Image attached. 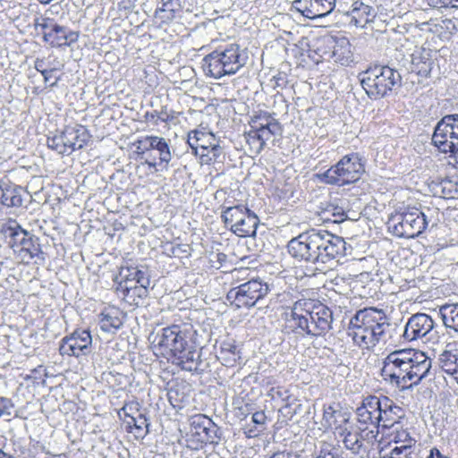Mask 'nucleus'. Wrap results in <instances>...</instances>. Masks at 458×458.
<instances>
[{"label":"nucleus","mask_w":458,"mask_h":458,"mask_svg":"<svg viewBox=\"0 0 458 458\" xmlns=\"http://www.w3.org/2000/svg\"><path fill=\"white\" fill-rule=\"evenodd\" d=\"M273 123H278L269 113L263 112L251 117L250 128L261 129L270 126Z\"/></svg>","instance_id":"obj_44"},{"label":"nucleus","mask_w":458,"mask_h":458,"mask_svg":"<svg viewBox=\"0 0 458 458\" xmlns=\"http://www.w3.org/2000/svg\"><path fill=\"white\" fill-rule=\"evenodd\" d=\"M34 67L41 74L47 73V69L45 68V61L43 59H39V58L36 59Z\"/></svg>","instance_id":"obj_63"},{"label":"nucleus","mask_w":458,"mask_h":458,"mask_svg":"<svg viewBox=\"0 0 458 458\" xmlns=\"http://www.w3.org/2000/svg\"><path fill=\"white\" fill-rule=\"evenodd\" d=\"M64 141L70 155L76 149L82 148L89 141L91 135L86 127L82 125L67 126L63 131Z\"/></svg>","instance_id":"obj_19"},{"label":"nucleus","mask_w":458,"mask_h":458,"mask_svg":"<svg viewBox=\"0 0 458 458\" xmlns=\"http://www.w3.org/2000/svg\"><path fill=\"white\" fill-rule=\"evenodd\" d=\"M333 216L335 218L334 219L335 223H341L344 221L347 217V215L342 207H334L332 211Z\"/></svg>","instance_id":"obj_58"},{"label":"nucleus","mask_w":458,"mask_h":458,"mask_svg":"<svg viewBox=\"0 0 458 458\" xmlns=\"http://www.w3.org/2000/svg\"><path fill=\"white\" fill-rule=\"evenodd\" d=\"M310 312L312 337L325 335L332 328V310L320 302L314 303L312 301V308L310 309Z\"/></svg>","instance_id":"obj_16"},{"label":"nucleus","mask_w":458,"mask_h":458,"mask_svg":"<svg viewBox=\"0 0 458 458\" xmlns=\"http://www.w3.org/2000/svg\"><path fill=\"white\" fill-rule=\"evenodd\" d=\"M287 249L294 259L313 265L311 276L325 273L346 255L344 238L326 230L303 232L288 242Z\"/></svg>","instance_id":"obj_1"},{"label":"nucleus","mask_w":458,"mask_h":458,"mask_svg":"<svg viewBox=\"0 0 458 458\" xmlns=\"http://www.w3.org/2000/svg\"><path fill=\"white\" fill-rule=\"evenodd\" d=\"M123 312L114 308H106L99 315V327L103 332L114 334L123 326Z\"/></svg>","instance_id":"obj_22"},{"label":"nucleus","mask_w":458,"mask_h":458,"mask_svg":"<svg viewBox=\"0 0 458 458\" xmlns=\"http://www.w3.org/2000/svg\"><path fill=\"white\" fill-rule=\"evenodd\" d=\"M196 135L199 136V151L206 149L207 147H210V145L218 141L216 136L209 131H200V132H197Z\"/></svg>","instance_id":"obj_48"},{"label":"nucleus","mask_w":458,"mask_h":458,"mask_svg":"<svg viewBox=\"0 0 458 458\" xmlns=\"http://www.w3.org/2000/svg\"><path fill=\"white\" fill-rule=\"evenodd\" d=\"M267 458H307L303 451L284 450L273 453Z\"/></svg>","instance_id":"obj_49"},{"label":"nucleus","mask_w":458,"mask_h":458,"mask_svg":"<svg viewBox=\"0 0 458 458\" xmlns=\"http://www.w3.org/2000/svg\"><path fill=\"white\" fill-rule=\"evenodd\" d=\"M197 132H200V130H194L188 134V144L192 149L195 156L198 157L199 152V136L196 135Z\"/></svg>","instance_id":"obj_51"},{"label":"nucleus","mask_w":458,"mask_h":458,"mask_svg":"<svg viewBox=\"0 0 458 458\" xmlns=\"http://www.w3.org/2000/svg\"><path fill=\"white\" fill-rule=\"evenodd\" d=\"M431 363V359L422 352L399 349L383 360L381 376L388 385L404 390L426 378L430 372Z\"/></svg>","instance_id":"obj_2"},{"label":"nucleus","mask_w":458,"mask_h":458,"mask_svg":"<svg viewBox=\"0 0 458 458\" xmlns=\"http://www.w3.org/2000/svg\"><path fill=\"white\" fill-rule=\"evenodd\" d=\"M365 172L364 164L358 153L343 157L335 165L324 173L317 174L318 179L325 183L344 186L360 180Z\"/></svg>","instance_id":"obj_7"},{"label":"nucleus","mask_w":458,"mask_h":458,"mask_svg":"<svg viewBox=\"0 0 458 458\" xmlns=\"http://www.w3.org/2000/svg\"><path fill=\"white\" fill-rule=\"evenodd\" d=\"M148 287L147 285H135V287H130V293L125 299V302H127L131 306H140L143 304L144 299L148 294Z\"/></svg>","instance_id":"obj_37"},{"label":"nucleus","mask_w":458,"mask_h":458,"mask_svg":"<svg viewBox=\"0 0 458 458\" xmlns=\"http://www.w3.org/2000/svg\"><path fill=\"white\" fill-rule=\"evenodd\" d=\"M438 363L441 369L458 384V350L443 352L439 355Z\"/></svg>","instance_id":"obj_27"},{"label":"nucleus","mask_w":458,"mask_h":458,"mask_svg":"<svg viewBox=\"0 0 458 458\" xmlns=\"http://www.w3.org/2000/svg\"><path fill=\"white\" fill-rule=\"evenodd\" d=\"M434 130H438V131H458V114L445 115L437 122Z\"/></svg>","instance_id":"obj_41"},{"label":"nucleus","mask_w":458,"mask_h":458,"mask_svg":"<svg viewBox=\"0 0 458 458\" xmlns=\"http://www.w3.org/2000/svg\"><path fill=\"white\" fill-rule=\"evenodd\" d=\"M428 458H450L446 455H444L437 448L434 447L430 450L429 455Z\"/></svg>","instance_id":"obj_64"},{"label":"nucleus","mask_w":458,"mask_h":458,"mask_svg":"<svg viewBox=\"0 0 458 458\" xmlns=\"http://www.w3.org/2000/svg\"><path fill=\"white\" fill-rule=\"evenodd\" d=\"M127 424L130 431L133 432L138 438H143L148 433L149 423L143 414H139L137 417L130 416Z\"/></svg>","instance_id":"obj_32"},{"label":"nucleus","mask_w":458,"mask_h":458,"mask_svg":"<svg viewBox=\"0 0 458 458\" xmlns=\"http://www.w3.org/2000/svg\"><path fill=\"white\" fill-rule=\"evenodd\" d=\"M114 282L116 284V294L118 295V297L122 298L125 301L128 293H130V288H128L127 286V282H124L123 278H121V280L118 281V276L115 277Z\"/></svg>","instance_id":"obj_52"},{"label":"nucleus","mask_w":458,"mask_h":458,"mask_svg":"<svg viewBox=\"0 0 458 458\" xmlns=\"http://www.w3.org/2000/svg\"><path fill=\"white\" fill-rule=\"evenodd\" d=\"M153 142L151 150H157L159 155V163H164L167 165L172 159V154L167 141L165 138L156 136Z\"/></svg>","instance_id":"obj_36"},{"label":"nucleus","mask_w":458,"mask_h":458,"mask_svg":"<svg viewBox=\"0 0 458 458\" xmlns=\"http://www.w3.org/2000/svg\"><path fill=\"white\" fill-rule=\"evenodd\" d=\"M393 233L398 237L414 238L428 226L427 216L419 208H411L393 218Z\"/></svg>","instance_id":"obj_10"},{"label":"nucleus","mask_w":458,"mask_h":458,"mask_svg":"<svg viewBox=\"0 0 458 458\" xmlns=\"http://www.w3.org/2000/svg\"><path fill=\"white\" fill-rule=\"evenodd\" d=\"M332 58L341 65H349L353 62L352 45L347 38L334 39L332 44Z\"/></svg>","instance_id":"obj_24"},{"label":"nucleus","mask_w":458,"mask_h":458,"mask_svg":"<svg viewBox=\"0 0 458 458\" xmlns=\"http://www.w3.org/2000/svg\"><path fill=\"white\" fill-rule=\"evenodd\" d=\"M434 327L435 321L431 316L419 312L407 319L402 337L405 342L422 340L432 332Z\"/></svg>","instance_id":"obj_13"},{"label":"nucleus","mask_w":458,"mask_h":458,"mask_svg":"<svg viewBox=\"0 0 458 458\" xmlns=\"http://www.w3.org/2000/svg\"><path fill=\"white\" fill-rule=\"evenodd\" d=\"M352 16L356 21L357 19H360L365 23H368L375 17L373 7L363 4L362 2L356 1L352 4Z\"/></svg>","instance_id":"obj_34"},{"label":"nucleus","mask_w":458,"mask_h":458,"mask_svg":"<svg viewBox=\"0 0 458 458\" xmlns=\"http://www.w3.org/2000/svg\"><path fill=\"white\" fill-rule=\"evenodd\" d=\"M412 71L421 77L429 76L433 61L429 57V52L423 50L421 53L412 55Z\"/></svg>","instance_id":"obj_28"},{"label":"nucleus","mask_w":458,"mask_h":458,"mask_svg":"<svg viewBox=\"0 0 458 458\" xmlns=\"http://www.w3.org/2000/svg\"><path fill=\"white\" fill-rule=\"evenodd\" d=\"M334 43L333 38H323L317 39L313 47L314 53L324 60L332 58V44Z\"/></svg>","instance_id":"obj_39"},{"label":"nucleus","mask_w":458,"mask_h":458,"mask_svg":"<svg viewBox=\"0 0 458 458\" xmlns=\"http://www.w3.org/2000/svg\"><path fill=\"white\" fill-rule=\"evenodd\" d=\"M135 273L137 274L136 279H135V284H137L138 285L141 284V286H143V285L149 286L150 285V279H149V276L148 275L147 271L137 268V271H135Z\"/></svg>","instance_id":"obj_53"},{"label":"nucleus","mask_w":458,"mask_h":458,"mask_svg":"<svg viewBox=\"0 0 458 458\" xmlns=\"http://www.w3.org/2000/svg\"><path fill=\"white\" fill-rule=\"evenodd\" d=\"M336 411L332 406H328L324 409L323 420H325L326 425L332 426L335 423V414Z\"/></svg>","instance_id":"obj_57"},{"label":"nucleus","mask_w":458,"mask_h":458,"mask_svg":"<svg viewBox=\"0 0 458 458\" xmlns=\"http://www.w3.org/2000/svg\"><path fill=\"white\" fill-rule=\"evenodd\" d=\"M409 437H411L410 434L407 431L403 430L402 432L397 433V435L394 437V442H403L404 444H408Z\"/></svg>","instance_id":"obj_62"},{"label":"nucleus","mask_w":458,"mask_h":458,"mask_svg":"<svg viewBox=\"0 0 458 458\" xmlns=\"http://www.w3.org/2000/svg\"><path fill=\"white\" fill-rule=\"evenodd\" d=\"M161 2L162 7L157 10V13H164L161 18L165 20H173L182 8L180 0H161Z\"/></svg>","instance_id":"obj_40"},{"label":"nucleus","mask_w":458,"mask_h":458,"mask_svg":"<svg viewBox=\"0 0 458 458\" xmlns=\"http://www.w3.org/2000/svg\"><path fill=\"white\" fill-rule=\"evenodd\" d=\"M137 267H122L119 276L120 278H127V281H134L136 279L137 274L135 271H137Z\"/></svg>","instance_id":"obj_54"},{"label":"nucleus","mask_w":458,"mask_h":458,"mask_svg":"<svg viewBox=\"0 0 458 458\" xmlns=\"http://www.w3.org/2000/svg\"><path fill=\"white\" fill-rule=\"evenodd\" d=\"M191 327L173 325L165 327L155 336L153 343L161 352H165L174 357V362L187 371H198L200 355L192 340Z\"/></svg>","instance_id":"obj_3"},{"label":"nucleus","mask_w":458,"mask_h":458,"mask_svg":"<svg viewBox=\"0 0 458 458\" xmlns=\"http://www.w3.org/2000/svg\"><path fill=\"white\" fill-rule=\"evenodd\" d=\"M237 352V346L235 345L234 342H223L221 344V352H227L235 354Z\"/></svg>","instance_id":"obj_59"},{"label":"nucleus","mask_w":458,"mask_h":458,"mask_svg":"<svg viewBox=\"0 0 458 458\" xmlns=\"http://www.w3.org/2000/svg\"><path fill=\"white\" fill-rule=\"evenodd\" d=\"M30 233L15 220H9L0 225V237L13 250L15 256L18 250L24 247L23 242L28 240Z\"/></svg>","instance_id":"obj_15"},{"label":"nucleus","mask_w":458,"mask_h":458,"mask_svg":"<svg viewBox=\"0 0 458 458\" xmlns=\"http://www.w3.org/2000/svg\"><path fill=\"white\" fill-rule=\"evenodd\" d=\"M13 407L12 402L10 399L5 397H0V416L3 413L10 414L9 410Z\"/></svg>","instance_id":"obj_60"},{"label":"nucleus","mask_w":458,"mask_h":458,"mask_svg":"<svg viewBox=\"0 0 458 458\" xmlns=\"http://www.w3.org/2000/svg\"><path fill=\"white\" fill-rule=\"evenodd\" d=\"M415 444V440L409 437L408 444H404L401 446H395L390 452V458H409L411 455L410 449Z\"/></svg>","instance_id":"obj_46"},{"label":"nucleus","mask_w":458,"mask_h":458,"mask_svg":"<svg viewBox=\"0 0 458 458\" xmlns=\"http://www.w3.org/2000/svg\"><path fill=\"white\" fill-rule=\"evenodd\" d=\"M270 291L268 284L259 277L232 288L226 294V299L237 308H251L264 299Z\"/></svg>","instance_id":"obj_8"},{"label":"nucleus","mask_w":458,"mask_h":458,"mask_svg":"<svg viewBox=\"0 0 458 458\" xmlns=\"http://www.w3.org/2000/svg\"><path fill=\"white\" fill-rule=\"evenodd\" d=\"M21 187L8 186L4 188L2 204L5 207H21L22 205Z\"/></svg>","instance_id":"obj_33"},{"label":"nucleus","mask_w":458,"mask_h":458,"mask_svg":"<svg viewBox=\"0 0 458 458\" xmlns=\"http://www.w3.org/2000/svg\"><path fill=\"white\" fill-rule=\"evenodd\" d=\"M381 418L379 419V427L390 428L399 423L403 417V409L395 404L393 400L387 396L382 395V409L380 410Z\"/></svg>","instance_id":"obj_20"},{"label":"nucleus","mask_w":458,"mask_h":458,"mask_svg":"<svg viewBox=\"0 0 458 458\" xmlns=\"http://www.w3.org/2000/svg\"><path fill=\"white\" fill-rule=\"evenodd\" d=\"M250 209L243 205H237L234 207H228L222 211V219L224 223L228 226L230 225V229L233 228L234 224H239V221L245 217V214Z\"/></svg>","instance_id":"obj_31"},{"label":"nucleus","mask_w":458,"mask_h":458,"mask_svg":"<svg viewBox=\"0 0 458 458\" xmlns=\"http://www.w3.org/2000/svg\"><path fill=\"white\" fill-rule=\"evenodd\" d=\"M293 7L304 17L316 20L330 14L335 7V0H294Z\"/></svg>","instance_id":"obj_14"},{"label":"nucleus","mask_w":458,"mask_h":458,"mask_svg":"<svg viewBox=\"0 0 458 458\" xmlns=\"http://www.w3.org/2000/svg\"><path fill=\"white\" fill-rule=\"evenodd\" d=\"M53 20L50 18L45 17H37L34 19V27L36 30H40L41 32L47 31V30L52 29L53 25H55Z\"/></svg>","instance_id":"obj_50"},{"label":"nucleus","mask_w":458,"mask_h":458,"mask_svg":"<svg viewBox=\"0 0 458 458\" xmlns=\"http://www.w3.org/2000/svg\"><path fill=\"white\" fill-rule=\"evenodd\" d=\"M244 138L252 153L259 154L264 148V145L261 142V140H259V133L257 131V129L250 128L249 131L244 133Z\"/></svg>","instance_id":"obj_43"},{"label":"nucleus","mask_w":458,"mask_h":458,"mask_svg":"<svg viewBox=\"0 0 458 458\" xmlns=\"http://www.w3.org/2000/svg\"><path fill=\"white\" fill-rule=\"evenodd\" d=\"M246 63L237 44L227 45L225 48L211 52L202 60V69L207 76L220 79L236 73Z\"/></svg>","instance_id":"obj_5"},{"label":"nucleus","mask_w":458,"mask_h":458,"mask_svg":"<svg viewBox=\"0 0 458 458\" xmlns=\"http://www.w3.org/2000/svg\"><path fill=\"white\" fill-rule=\"evenodd\" d=\"M271 392V395H272V398L273 399H276V398H280L282 399L283 401L288 403V399L290 398V395L288 394V391L283 387H276V388H272L270 390ZM288 405V403H286V406Z\"/></svg>","instance_id":"obj_55"},{"label":"nucleus","mask_w":458,"mask_h":458,"mask_svg":"<svg viewBox=\"0 0 458 458\" xmlns=\"http://www.w3.org/2000/svg\"><path fill=\"white\" fill-rule=\"evenodd\" d=\"M344 445L346 449L352 451L354 454H359L361 450L364 452L367 450L365 445L361 444L360 441L356 428L346 430L344 437Z\"/></svg>","instance_id":"obj_35"},{"label":"nucleus","mask_w":458,"mask_h":458,"mask_svg":"<svg viewBox=\"0 0 458 458\" xmlns=\"http://www.w3.org/2000/svg\"><path fill=\"white\" fill-rule=\"evenodd\" d=\"M198 157L201 164L209 165L216 162L221 163L225 157L224 148L219 144L218 140L210 145V147H207L206 149H201Z\"/></svg>","instance_id":"obj_30"},{"label":"nucleus","mask_w":458,"mask_h":458,"mask_svg":"<svg viewBox=\"0 0 458 458\" xmlns=\"http://www.w3.org/2000/svg\"><path fill=\"white\" fill-rule=\"evenodd\" d=\"M156 136H145L135 142L136 149L140 159L144 158V156L151 150L153 140Z\"/></svg>","instance_id":"obj_47"},{"label":"nucleus","mask_w":458,"mask_h":458,"mask_svg":"<svg viewBox=\"0 0 458 458\" xmlns=\"http://www.w3.org/2000/svg\"><path fill=\"white\" fill-rule=\"evenodd\" d=\"M47 147L60 155H70V150L67 148L66 142L64 141L63 131L58 135L48 137L47 141Z\"/></svg>","instance_id":"obj_42"},{"label":"nucleus","mask_w":458,"mask_h":458,"mask_svg":"<svg viewBox=\"0 0 458 458\" xmlns=\"http://www.w3.org/2000/svg\"><path fill=\"white\" fill-rule=\"evenodd\" d=\"M92 336L88 329H76L61 340L59 352L61 355H87L91 352Z\"/></svg>","instance_id":"obj_12"},{"label":"nucleus","mask_w":458,"mask_h":458,"mask_svg":"<svg viewBox=\"0 0 458 458\" xmlns=\"http://www.w3.org/2000/svg\"><path fill=\"white\" fill-rule=\"evenodd\" d=\"M360 441L361 444L367 443L372 445L376 441L379 433V429L376 426L360 425L356 428Z\"/></svg>","instance_id":"obj_38"},{"label":"nucleus","mask_w":458,"mask_h":458,"mask_svg":"<svg viewBox=\"0 0 458 458\" xmlns=\"http://www.w3.org/2000/svg\"><path fill=\"white\" fill-rule=\"evenodd\" d=\"M267 416L263 411H256L251 415L250 422H246L243 427V433L246 437L252 438L258 437L265 429Z\"/></svg>","instance_id":"obj_29"},{"label":"nucleus","mask_w":458,"mask_h":458,"mask_svg":"<svg viewBox=\"0 0 458 458\" xmlns=\"http://www.w3.org/2000/svg\"><path fill=\"white\" fill-rule=\"evenodd\" d=\"M316 458H344L343 456L332 452L328 447L321 448Z\"/></svg>","instance_id":"obj_61"},{"label":"nucleus","mask_w":458,"mask_h":458,"mask_svg":"<svg viewBox=\"0 0 458 458\" xmlns=\"http://www.w3.org/2000/svg\"><path fill=\"white\" fill-rule=\"evenodd\" d=\"M191 432L199 442L192 446L194 449H199L203 444L218 445L223 437L221 428L204 414H196L191 418Z\"/></svg>","instance_id":"obj_11"},{"label":"nucleus","mask_w":458,"mask_h":458,"mask_svg":"<svg viewBox=\"0 0 458 458\" xmlns=\"http://www.w3.org/2000/svg\"><path fill=\"white\" fill-rule=\"evenodd\" d=\"M52 30L54 32L52 47H70L72 43L78 41L79 33L64 26L58 24L53 25Z\"/></svg>","instance_id":"obj_26"},{"label":"nucleus","mask_w":458,"mask_h":458,"mask_svg":"<svg viewBox=\"0 0 458 458\" xmlns=\"http://www.w3.org/2000/svg\"><path fill=\"white\" fill-rule=\"evenodd\" d=\"M429 6L433 8H454L453 0H427Z\"/></svg>","instance_id":"obj_56"},{"label":"nucleus","mask_w":458,"mask_h":458,"mask_svg":"<svg viewBox=\"0 0 458 458\" xmlns=\"http://www.w3.org/2000/svg\"><path fill=\"white\" fill-rule=\"evenodd\" d=\"M312 308V301L298 300L291 307L290 312L284 313V326L283 332L286 335L297 336H311L312 329L310 325V309Z\"/></svg>","instance_id":"obj_9"},{"label":"nucleus","mask_w":458,"mask_h":458,"mask_svg":"<svg viewBox=\"0 0 458 458\" xmlns=\"http://www.w3.org/2000/svg\"><path fill=\"white\" fill-rule=\"evenodd\" d=\"M432 142L440 152L454 154V166L458 170V131L434 130Z\"/></svg>","instance_id":"obj_18"},{"label":"nucleus","mask_w":458,"mask_h":458,"mask_svg":"<svg viewBox=\"0 0 458 458\" xmlns=\"http://www.w3.org/2000/svg\"><path fill=\"white\" fill-rule=\"evenodd\" d=\"M361 87L369 98L386 97L395 87L402 85L400 72L388 65H375L359 74Z\"/></svg>","instance_id":"obj_6"},{"label":"nucleus","mask_w":458,"mask_h":458,"mask_svg":"<svg viewBox=\"0 0 458 458\" xmlns=\"http://www.w3.org/2000/svg\"><path fill=\"white\" fill-rule=\"evenodd\" d=\"M25 245L18 250L16 258L25 264L30 263L34 259L45 260L44 252L41 250L39 238L30 233L28 240L23 242Z\"/></svg>","instance_id":"obj_21"},{"label":"nucleus","mask_w":458,"mask_h":458,"mask_svg":"<svg viewBox=\"0 0 458 458\" xmlns=\"http://www.w3.org/2000/svg\"><path fill=\"white\" fill-rule=\"evenodd\" d=\"M439 315L447 334L451 337L458 336V302L441 305Z\"/></svg>","instance_id":"obj_23"},{"label":"nucleus","mask_w":458,"mask_h":458,"mask_svg":"<svg viewBox=\"0 0 458 458\" xmlns=\"http://www.w3.org/2000/svg\"><path fill=\"white\" fill-rule=\"evenodd\" d=\"M390 326L389 318L382 310L365 308L351 318L347 335L360 349L371 350L379 343L386 342Z\"/></svg>","instance_id":"obj_4"},{"label":"nucleus","mask_w":458,"mask_h":458,"mask_svg":"<svg viewBox=\"0 0 458 458\" xmlns=\"http://www.w3.org/2000/svg\"><path fill=\"white\" fill-rule=\"evenodd\" d=\"M259 224V219L257 215L249 210L245 214V217L239 221V224L233 225L231 231L241 237L255 236Z\"/></svg>","instance_id":"obj_25"},{"label":"nucleus","mask_w":458,"mask_h":458,"mask_svg":"<svg viewBox=\"0 0 458 458\" xmlns=\"http://www.w3.org/2000/svg\"><path fill=\"white\" fill-rule=\"evenodd\" d=\"M382 409V396L369 395L363 399L362 403L356 410L358 423L360 425L376 426L379 428L380 410Z\"/></svg>","instance_id":"obj_17"},{"label":"nucleus","mask_w":458,"mask_h":458,"mask_svg":"<svg viewBox=\"0 0 458 458\" xmlns=\"http://www.w3.org/2000/svg\"><path fill=\"white\" fill-rule=\"evenodd\" d=\"M281 131L282 130L279 123H273L267 128L257 129V131L259 133V140H261V142L264 146L267 140L272 139V137L280 135Z\"/></svg>","instance_id":"obj_45"}]
</instances>
